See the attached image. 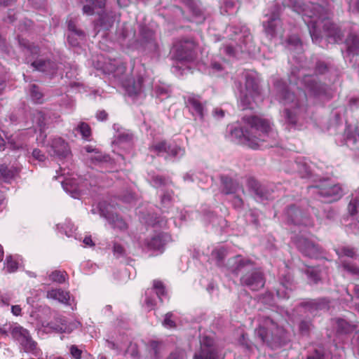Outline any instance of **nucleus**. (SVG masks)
<instances>
[{"instance_id": "obj_1", "label": "nucleus", "mask_w": 359, "mask_h": 359, "mask_svg": "<svg viewBox=\"0 0 359 359\" xmlns=\"http://www.w3.org/2000/svg\"><path fill=\"white\" fill-rule=\"evenodd\" d=\"M300 76L302 79L297 81L295 72H292L289 76V86L282 81L274 83L277 98L285 107L283 113L285 121L294 128L297 127V123L306 109V91L309 96L318 97L326 90V86L319 83L316 76L306 74L304 71L299 70L298 76Z\"/></svg>"}, {"instance_id": "obj_2", "label": "nucleus", "mask_w": 359, "mask_h": 359, "mask_svg": "<svg viewBox=\"0 0 359 359\" xmlns=\"http://www.w3.org/2000/svg\"><path fill=\"white\" fill-rule=\"evenodd\" d=\"M291 7L293 11L302 15V18L307 25L312 41L319 43L322 38L321 25L323 32L329 40L334 43H338L342 40L343 34L339 27L332 23L329 18L330 6L327 2V7L324 2L313 3L302 5L301 0H288L286 4Z\"/></svg>"}, {"instance_id": "obj_3", "label": "nucleus", "mask_w": 359, "mask_h": 359, "mask_svg": "<svg viewBox=\"0 0 359 359\" xmlns=\"http://www.w3.org/2000/svg\"><path fill=\"white\" fill-rule=\"evenodd\" d=\"M244 128L234 127L231 129V136L238 143L253 149H259L262 142H269L266 146L273 147L277 133L273 130L269 120L257 116H245Z\"/></svg>"}, {"instance_id": "obj_4", "label": "nucleus", "mask_w": 359, "mask_h": 359, "mask_svg": "<svg viewBox=\"0 0 359 359\" xmlns=\"http://www.w3.org/2000/svg\"><path fill=\"white\" fill-rule=\"evenodd\" d=\"M108 69L109 74L120 82L124 87L127 95L134 101L142 99L146 95L147 91L153 89V81L150 78L138 77L137 80L133 81L125 79L124 74L126 70V65L121 61L114 60L113 63L109 64Z\"/></svg>"}, {"instance_id": "obj_5", "label": "nucleus", "mask_w": 359, "mask_h": 359, "mask_svg": "<svg viewBox=\"0 0 359 359\" xmlns=\"http://www.w3.org/2000/svg\"><path fill=\"white\" fill-rule=\"evenodd\" d=\"M229 269L236 275L241 274V283L252 290H258L264 285L262 272L248 259L240 255L228 260Z\"/></svg>"}, {"instance_id": "obj_6", "label": "nucleus", "mask_w": 359, "mask_h": 359, "mask_svg": "<svg viewBox=\"0 0 359 359\" xmlns=\"http://www.w3.org/2000/svg\"><path fill=\"white\" fill-rule=\"evenodd\" d=\"M224 39L230 41L221 51L229 56H236L238 53H251L255 50L254 43L250 30L244 25L229 26L224 32Z\"/></svg>"}, {"instance_id": "obj_7", "label": "nucleus", "mask_w": 359, "mask_h": 359, "mask_svg": "<svg viewBox=\"0 0 359 359\" xmlns=\"http://www.w3.org/2000/svg\"><path fill=\"white\" fill-rule=\"evenodd\" d=\"M283 330L269 318H265L255 330L260 340L271 348H276L280 345V337Z\"/></svg>"}, {"instance_id": "obj_8", "label": "nucleus", "mask_w": 359, "mask_h": 359, "mask_svg": "<svg viewBox=\"0 0 359 359\" xmlns=\"http://www.w3.org/2000/svg\"><path fill=\"white\" fill-rule=\"evenodd\" d=\"M309 192L317 194L325 202L332 203L339 200L344 195L342 187L330 180H323L318 184L308 187Z\"/></svg>"}, {"instance_id": "obj_9", "label": "nucleus", "mask_w": 359, "mask_h": 359, "mask_svg": "<svg viewBox=\"0 0 359 359\" xmlns=\"http://www.w3.org/2000/svg\"><path fill=\"white\" fill-rule=\"evenodd\" d=\"M79 325L77 321L68 323L66 318L57 316L51 322L42 323L43 332L46 333H70Z\"/></svg>"}, {"instance_id": "obj_10", "label": "nucleus", "mask_w": 359, "mask_h": 359, "mask_svg": "<svg viewBox=\"0 0 359 359\" xmlns=\"http://www.w3.org/2000/svg\"><path fill=\"white\" fill-rule=\"evenodd\" d=\"M11 334L18 341L25 352L38 355L37 344L32 340L27 330L20 326H15L11 330Z\"/></svg>"}, {"instance_id": "obj_11", "label": "nucleus", "mask_w": 359, "mask_h": 359, "mask_svg": "<svg viewBox=\"0 0 359 359\" xmlns=\"http://www.w3.org/2000/svg\"><path fill=\"white\" fill-rule=\"evenodd\" d=\"M150 151L159 156H164L166 154L168 156L174 158H181L185 154L184 148L166 141L154 142L150 147Z\"/></svg>"}, {"instance_id": "obj_12", "label": "nucleus", "mask_w": 359, "mask_h": 359, "mask_svg": "<svg viewBox=\"0 0 359 359\" xmlns=\"http://www.w3.org/2000/svg\"><path fill=\"white\" fill-rule=\"evenodd\" d=\"M299 251L305 256L316 258L320 253V248L303 234L292 237Z\"/></svg>"}, {"instance_id": "obj_13", "label": "nucleus", "mask_w": 359, "mask_h": 359, "mask_svg": "<svg viewBox=\"0 0 359 359\" xmlns=\"http://www.w3.org/2000/svg\"><path fill=\"white\" fill-rule=\"evenodd\" d=\"M193 359H223L219 355L213 340L208 337H204L201 341V348L194 356Z\"/></svg>"}, {"instance_id": "obj_14", "label": "nucleus", "mask_w": 359, "mask_h": 359, "mask_svg": "<svg viewBox=\"0 0 359 359\" xmlns=\"http://www.w3.org/2000/svg\"><path fill=\"white\" fill-rule=\"evenodd\" d=\"M194 44L189 41H179L174 44L171 53L179 61H189L194 58Z\"/></svg>"}, {"instance_id": "obj_15", "label": "nucleus", "mask_w": 359, "mask_h": 359, "mask_svg": "<svg viewBox=\"0 0 359 359\" xmlns=\"http://www.w3.org/2000/svg\"><path fill=\"white\" fill-rule=\"evenodd\" d=\"M245 87L247 92L241 97V104L243 109L252 108V101H255L259 95L257 81L248 74L246 76Z\"/></svg>"}, {"instance_id": "obj_16", "label": "nucleus", "mask_w": 359, "mask_h": 359, "mask_svg": "<svg viewBox=\"0 0 359 359\" xmlns=\"http://www.w3.org/2000/svg\"><path fill=\"white\" fill-rule=\"evenodd\" d=\"M266 20L263 22L264 31L271 37L278 36L283 38L284 31L281 26V21L278 13H273L270 16L266 15Z\"/></svg>"}, {"instance_id": "obj_17", "label": "nucleus", "mask_w": 359, "mask_h": 359, "mask_svg": "<svg viewBox=\"0 0 359 359\" xmlns=\"http://www.w3.org/2000/svg\"><path fill=\"white\" fill-rule=\"evenodd\" d=\"M335 251L341 259L340 262L344 269L351 275L359 276V268L354 264H352L350 262L343 259L344 257L353 258L355 255L353 249L348 247H343L337 249Z\"/></svg>"}, {"instance_id": "obj_18", "label": "nucleus", "mask_w": 359, "mask_h": 359, "mask_svg": "<svg viewBox=\"0 0 359 359\" xmlns=\"http://www.w3.org/2000/svg\"><path fill=\"white\" fill-rule=\"evenodd\" d=\"M52 156H56L60 159L67 158L69 154V148L67 143L61 137H55L52 140L50 149L48 150Z\"/></svg>"}, {"instance_id": "obj_19", "label": "nucleus", "mask_w": 359, "mask_h": 359, "mask_svg": "<svg viewBox=\"0 0 359 359\" xmlns=\"http://www.w3.org/2000/svg\"><path fill=\"white\" fill-rule=\"evenodd\" d=\"M285 217L287 224H293L294 226L311 225L308 217H303L301 211L295 206L289 207L285 212Z\"/></svg>"}, {"instance_id": "obj_20", "label": "nucleus", "mask_w": 359, "mask_h": 359, "mask_svg": "<svg viewBox=\"0 0 359 359\" xmlns=\"http://www.w3.org/2000/svg\"><path fill=\"white\" fill-rule=\"evenodd\" d=\"M79 180V178L72 176L71 177H65V179L61 181L64 190L67 193H69L74 198H79L83 191L82 187H83V182L80 183Z\"/></svg>"}, {"instance_id": "obj_21", "label": "nucleus", "mask_w": 359, "mask_h": 359, "mask_svg": "<svg viewBox=\"0 0 359 359\" xmlns=\"http://www.w3.org/2000/svg\"><path fill=\"white\" fill-rule=\"evenodd\" d=\"M33 123L36 125L40 131L39 136L36 137V141L39 145H44L46 135L44 130L48 124L47 116L41 111H36L33 114Z\"/></svg>"}, {"instance_id": "obj_22", "label": "nucleus", "mask_w": 359, "mask_h": 359, "mask_svg": "<svg viewBox=\"0 0 359 359\" xmlns=\"http://www.w3.org/2000/svg\"><path fill=\"white\" fill-rule=\"evenodd\" d=\"M187 106L189 107V111L194 116L200 120H203L206 110L205 108V104H203L200 98L197 96H189L186 102Z\"/></svg>"}, {"instance_id": "obj_23", "label": "nucleus", "mask_w": 359, "mask_h": 359, "mask_svg": "<svg viewBox=\"0 0 359 359\" xmlns=\"http://www.w3.org/2000/svg\"><path fill=\"white\" fill-rule=\"evenodd\" d=\"M67 26L69 31L67 40L69 43L73 47L78 46L80 41L85 37L84 32L76 28V22L72 18L67 20Z\"/></svg>"}, {"instance_id": "obj_24", "label": "nucleus", "mask_w": 359, "mask_h": 359, "mask_svg": "<svg viewBox=\"0 0 359 359\" xmlns=\"http://www.w3.org/2000/svg\"><path fill=\"white\" fill-rule=\"evenodd\" d=\"M87 153L86 158L90 160L93 163L100 164L109 162L111 158L109 155L104 154L97 149L92 146H86L83 149Z\"/></svg>"}, {"instance_id": "obj_25", "label": "nucleus", "mask_w": 359, "mask_h": 359, "mask_svg": "<svg viewBox=\"0 0 359 359\" xmlns=\"http://www.w3.org/2000/svg\"><path fill=\"white\" fill-rule=\"evenodd\" d=\"M99 212L101 217L107 219L114 228L123 230L127 228L125 221L117 215L111 214L108 210H104L102 204H99Z\"/></svg>"}, {"instance_id": "obj_26", "label": "nucleus", "mask_w": 359, "mask_h": 359, "mask_svg": "<svg viewBox=\"0 0 359 359\" xmlns=\"http://www.w3.org/2000/svg\"><path fill=\"white\" fill-rule=\"evenodd\" d=\"M170 239V236L164 233L156 234L146 241L149 250H160Z\"/></svg>"}, {"instance_id": "obj_27", "label": "nucleus", "mask_w": 359, "mask_h": 359, "mask_svg": "<svg viewBox=\"0 0 359 359\" xmlns=\"http://www.w3.org/2000/svg\"><path fill=\"white\" fill-rule=\"evenodd\" d=\"M30 62L34 69L50 74H53L57 68L55 62L42 58H36L33 61L30 60Z\"/></svg>"}, {"instance_id": "obj_28", "label": "nucleus", "mask_w": 359, "mask_h": 359, "mask_svg": "<svg viewBox=\"0 0 359 359\" xmlns=\"http://www.w3.org/2000/svg\"><path fill=\"white\" fill-rule=\"evenodd\" d=\"M105 6V0H86L83 6V13L88 15H92L96 9H102Z\"/></svg>"}, {"instance_id": "obj_29", "label": "nucleus", "mask_w": 359, "mask_h": 359, "mask_svg": "<svg viewBox=\"0 0 359 359\" xmlns=\"http://www.w3.org/2000/svg\"><path fill=\"white\" fill-rule=\"evenodd\" d=\"M306 307L311 312L318 311H327L329 302L325 299H313L305 303Z\"/></svg>"}, {"instance_id": "obj_30", "label": "nucleus", "mask_w": 359, "mask_h": 359, "mask_svg": "<svg viewBox=\"0 0 359 359\" xmlns=\"http://www.w3.org/2000/svg\"><path fill=\"white\" fill-rule=\"evenodd\" d=\"M47 297L67 304L69 299V294L62 289H52L47 292Z\"/></svg>"}, {"instance_id": "obj_31", "label": "nucleus", "mask_w": 359, "mask_h": 359, "mask_svg": "<svg viewBox=\"0 0 359 359\" xmlns=\"http://www.w3.org/2000/svg\"><path fill=\"white\" fill-rule=\"evenodd\" d=\"M347 51L349 54L358 55L359 53V36L351 34L346 39Z\"/></svg>"}, {"instance_id": "obj_32", "label": "nucleus", "mask_w": 359, "mask_h": 359, "mask_svg": "<svg viewBox=\"0 0 359 359\" xmlns=\"http://www.w3.org/2000/svg\"><path fill=\"white\" fill-rule=\"evenodd\" d=\"M222 182L223 184L222 191L226 194L236 193L237 190L239 189L238 183L233 181L231 178L223 177L222 178Z\"/></svg>"}, {"instance_id": "obj_33", "label": "nucleus", "mask_w": 359, "mask_h": 359, "mask_svg": "<svg viewBox=\"0 0 359 359\" xmlns=\"http://www.w3.org/2000/svg\"><path fill=\"white\" fill-rule=\"evenodd\" d=\"M17 172V170L13 168H8L5 164L0 165V177L6 182H9L15 176Z\"/></svg>"}, {"instance_id": "obj_34", "label": "nucleus", "mask_w": 359, "mask_h": 359, "mask_svg": "<svg viewBox=\"0 0 359 359\" xmlns=\"http://www.w3.org/2000/svg\"><path fill=\"white\" fill-rule=\"evenodd\" d=\"M132 140V134H130L128 131L123 130L122 132L118 133L115 136L114 143L118 145L119 147H122L124 144H127L128 146H130Z\"/></svg>"}, {"instance_id": "obj_35", "label": "nucleus", "mask_w": 359, "mask_h": 359, "mask_svg": "<svg viewBox=\"0 0 359 359\" xmlns=\"http://www.w3.org/2000/svg\"><path fill=\"white\" fill-rule=\"evenodd\" d=\"M336 328L338 333L348 334L355 330V327L344 319L335 320Z\"/></svg>"}, {"instance_id": "obj_36", "label": "nucleus", "mask_w": 359, "mask_h": 359, "mask_svg": "<svg viewBox=\"0 0 359 359\" xmlns=\"http://www.w3.org/2000/svg\"><path fill=\"white\" fill-rule=\"evenodd\" d=\"M348 210L351 215H354L359 212V188L352 194L351 199L348 205Z\"/></svg>"}, {"instance_id": "obj_37", "label": "nucleus", "mask_w": 359, "mask_h": 359, "mask_svg": "<svg viewBox=\"0 0 359 359\" xmlns=\"http://www.w3.org/2000/svg\"><path fill=\"white\" fill-rule=\"evenodd\" d=\"M18 268V262L15 256L11 255H7L4 262V269L8 273H13L17 271Z\"/></svg>"}, {"instance_id": "obj_38", "label": "nucleus", "mask_w": 359, "mask_h": 359, "mask_svg": "<svg viewBox=\"0 0 359 359\" xmlns=\"http://www.w3.org/2000/svg\"><path fill=\"white\" fill-rule=\"evenodd\" d=\"M285 280L281 283V286L277 290V296L279 298H289V294L287 292L288 285L290 284L291 278L290 276L285 277Z\"/></svg>"}, {"instance_id": "obj_39", "label": "nucleus", "mask_w": 359, "mask_h": 359, "mask_svg": "<svg viewBox=\"0 0 359 359\" xmlns=\"http://www.w3.org/2000/svg\"><path fill=\"white\" fill-rule=\"evenodd\" d=\"M57 228L61 232H63L67 237L73 236L74 233L76 231V228L74 224L69 220H66L63 224L58 225Z\"/></svg>"}, {"instance_id": "obj_40", "label": "nucleus", "mask_w": 359, "mask_h": 359, "mask_svg": "<svg viewBox=\"0 0 359 359\" xmlns=\"http://www.w3.org/2000/svg\"><path fill=\"white\" fill-rule=\"evenodd\" d=\"M160 344L155 341H151L147 346L149 357L151 359H158L160 358Z\"/></svg>"}, {"instance_id": "obj_41", "label": "nucleus", "mask_w": 359, "mask_h": 359, "mask_svg": "<svg viewBox=\"0 0 359 359\" xmlns=\"http://www.w3.org/2000/svg\"><path fill=\"white\" fill-rule=\"evenodd\" d=\"M76 130L80 133L82 137L85 140H88L91 135V129L89 125L85 122H81L77 126Z\"/></svg>"}, {"instance_id": "obj_42", "label": "nucleus", "mask_w": 359, "mask_h": 359, "mask_svg": "<svg viewBox=\"0 0 359 359\" xmlns=\"http://www.w3.org/2000/svg\"><path fill=\"white\" fill-rule=\"evenodd\" d=\"M145 34H147V36H143L145 47L151 50H156L157 48V45L154 41L153 32H148Z\"/></svg>"}, {"instance_id": "obj_43", "label": "nucleus", "mask_w": 359, "mask_h": 359, "mask_svg": "<svg viewBox=\"0 0 359 359\" xmlns=\"http://www.w3.org/2000/svg\"><path fill=\"white\" fill-rule=\"evenodd\" d=\"M30 96L32 97V100L35 103H42L43 102V94L39 90V88L35 86L32 85L30 88Z\"/></svg>"}, {"instance_id": "obj_44", "label": "nucleus", "mask_w": 359, "mask_h": 359, "mask_svg": "<svg viewBox=\"0 0 359 359\" xmlns=\"http://www.w3.org/2000/svg\"><path fill=\"white\" fill-rule=\"evenodd\" d=\"M153 287L156 290V294L161 302L163 301V297L166 294L165 287L163 283L159 280H154Z\"/></svg>"}, {"instance_id": "obj_45", "label": "nucleus", "mask_w": 359, "mask_h": 359, "mask_svg": "<svg viewBox=\"0 0 359 359\" xmlns=\"http://www.w3.org/2000/svg\"><path fill=\"white\" fill-rule=\"evenodd\" d=\"M49 278L53 282L62 283L65 280V273L60 271H54L49 275Z\"/></svg>"}, {"instance_id": "obj_46", "label": "nucleus", "mask_w": 359, "mask_h": 359, "mask_svg": "<svg viewBox=\"0 0 359 359\" xmlns=\"http://www.w3.org/2000/svg\"><path fill=\"white\" fill-rule=\"evenodd\" d=\"M287 43L290 50L294 47L297 51L302 50V43L298 36H291L287 40Z\"/></svg>"}, {"instance_id": "obj_47", "label": "nucleus", "mask_w": 359, "mask_h": 359, "mask_svg": "<svg viewBox=\"0 0 359 359\" xmlns=\"http://www.w3.org/2000/svg\"><path fill=\"white\" fill-rule=\"evenodd\" d=\"M192 21L196 22V24H200L204 22L205 17L203 12L199 9H193L192 10Z\"/></svg>"}, {"instance_id": "obj_48", "label": "nucleus", "mask_w": 359, "mask_h": 359, "mask_svg": "<svg viewBox=\"0 0 359 359\" xmlns=\"http://www.w3.org/2000/svg\"><path fill=\"white\" fill-rule=\"evenodd\" d=\"M297 169L298 172L302 175V177H309L311 174V170L309 167L306 164H300L299 163H296Z\"/></svg>"}, {"instance_id": "obj_49", "label": "nucleus", "mask_w": 359, "mask_h": 359, "mask_svg": "<svg viewBox=\"0 0 359 359\" xmlns=\"http://www.w3.org/2000/svg\"><path fill=\"white\" fill-rule=\"evenodd\" d=\"M153 289H148L146 292L145 304L148 310H152L155 306V300L149 297L152 293Z\"/></svg>"}, {"instance_id": "obj_50", "label": "nucleus", "mask_w": 359, "mask_h": 359, "mask_svg": "<svg viewBox=\"0 0 359 359\" xmlns=\"http://www.w3.org/2000/svg\"><path fill=\"white\" fill-rule=\"evenodd\" d=\"M307 359H331L329 353L325 354L321 351L316 350L308 355Z\"/></svg>"}, {"instance_id": "obj_51", "label": "nucleus", "mask_w": 359, "mask_h": 359, "mask_svg": "<svg viewBox=\"0 0 359 359\" xmlns=\"http://www.w3.org/2000/svg\"><path fill=\"white\" fill-rule=\"evenodd\" d=\"M212 255L219 263L226 255L225 250L223 248L216 249L212 252Z\"/></svg>"}, {"instance_id": "obj_52", "label": "nucleus", "mask_w": 359, "mask_h": 359, "mask_svg": "<svg viewBox=\"0 0 359 359\" xmlns=\"http://www.w3.org/2000/svg\"><path fill=\"white\" fill-rule=\"evenodd\" d=\"M128 353L134 358V359H140V353L137 348L136 344H130L128 347Z\"/></svg>"}, {"instance_id": "obj_53", "label": "nucleus", "mask_w": 359, "mask_h": 359, "mask_svg": "<svg viewBox=\"0 0 359 359\" xmlns=\"http://www.w3.org/2000/svg\"><path fill=\"white\" fill-rule=\"evenodd\" d=\"M70 353L74 359H81L82 351L76 345H72L69 348Z\"/></svg>"}, {"instance_id": "obj_54", "label": "nucleus", "mask_w": 359, "mask_h": 359, "mask_svg": "<svg viewBox=\"0 0 359 359\" xmlns=\"http://www.w3.org/2000/svg\"><path fill=\"white\" fill-rule=\"evenodd\" d=\"M155 93L157 97L164 95L168 96V90L164 86L156 85Z\"/></svg>"}, {"instance_id": "obj_55", "label": "nucleus", "mask_w": 359, "mask_h": 359, "mask_svg": "<svg viewBox=\"0 0 359 359\" xmlns=\"http://www.w3.org/2000/svg\"><path fill=\"white\" fill-rule=\"evenodd\" d=\"M113 251L114 255H116L117 257L123 256L125 252L123 248L118 243L114 244Z\"/></svg>"}, {"instance_id": "obj_56", "label": "nucleus", "mask_w": 359, "mask_h": 359, "mask_svg": "<svg viewBox=\"0 0 359 359\" xmlns=\"http://www.w3.org/2000/svg\"><path fill=\"white\" fill-rule=\"evenodd\" d=\"M348 140H352L353 141V143H355L357 141H359V125H357L355 127L353 134L348 135Z\"/></svg>"}, {"instance_id": "obj_57", "label": "nucleus", "mask_w": 359, "mask_h": 359, "mask_svg": "<svg viewBox=\"0 0 359 359\" xmlns=\"http://www.w3.org/2000/svg\"><path fill=\"white\" fill-rule=\"evenodd\" d=\"M33 157L38 160L39 161L43 162L46 159V156L43 153L41 152L39 149H35L32 151Z\"/></svg>"}, {"instance_id": "obj_58", "label": "nucleus", "mask_w": 359, "mask_h": 359, "mask_svg": "<svg viewBox=\"0 0 359 359\" xmlns=\"http://www.w3.org/2000/svg\"><path fill=\"white\" fill-rule=\"evenodd\" d=\"M185 352L182 350L172 353L168 359H184Z\"/></svg>"}, {"instance_id": "obj_59", "label": "nucleus", "mask_w": 359, "mask_h": 359, "mask_svg": "<svg viewBox=\"0 0 359 359\" xmlns=\"http://www.w3.org/2000/svg\"><path fill=\"white\" fill-rule=\"evenodd\" d=\"M308 276L311 281L316 283L319 280L318 274L313 269H308Z\"/></svg>"}, {"instance_id": "obj_60", "label": "nucleus", "mask_w": 359, "mask_h": 359, "mask_svg": "<svg viewBox=\"0 0 359 359\" xmlns=\"http://www.w3.org/2000/svg\"><path fill=\"white\" fill-rule=\"evenodd\" d=\"M172 314L168 313L165 315L163 320V325L167 327H172L175 326V323L171 320Z\"/></svg>"}, {"instance_id": "obj_61", "label": "nucleus", "mask_w": 359, "mask_h": 359, "mask_svg": "<svg viewBox=\"0 0 359 359\" xmlns=\"http://www.w3.org/2000/svg\"><path fill=\"white\" fill-rule=\"evenodd\" d=\"M225 112L223 109L215 108L212 111V116L215 118L219 120L224 116Z\"/></svg>"}, {"instance_id": "obj_62", "label": "nucleus", "mask_w": 359, "mask_h": 359, "mask_svg": "<svg viewBox=\"0 0 359 359\" xmlns=\"http://www.w3.org/2000/svg\"><path fill=\"white\" fill-rule=\"evenodd\" d=\"M152 185L158 187L164 184V180L160 176H154L151 181Z\"/></svg>"}, {"instance_id": "obj_63", "label": "nucleus", "mask_w": 359, "mask_h": 359, "mask_svg": "<svg viewBox=\"0 0 359 359\" xmlns=\"http://www.w3.org/2000/svg\"><path fill=\"white\" fill-rule=\"evenodd\" d=\"M349 9L353 12L359 11V0H350Z\"/></svg>"}, {"instance_id": "obj_64", "label": "nucleus", "mask_w": 359, "mask_h": 359, "mask_svg": "<svg viewBox=\"0 0 359 359\" xmlns=\"http://www.w3.org/2000/svg\"><path fill=\"white\" fill-rule=\"evenodd\" d=\"M122 200L125 203H131L135 200V196L132 193H128L122 197Z\"/></svg>"}]
</instances>
